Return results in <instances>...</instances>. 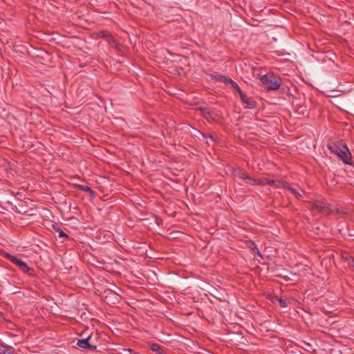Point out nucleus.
<instances>
[{"label": "nucleus", "mask_w": 354, "mask_h": 354, "mask_svg": "<svg viewBox=\"0 0 354 354\" xmlns=\"http://www.w3.org/2000/svg\"><path fill=\"white\" fill-rule=\"evenodd\" d=\"M347 255H350V254L348 253H347V252H345V253L342 254L343 259L348 262Z\"/></svg>", "instance_id": "cd10ccee"}, {"label": "nucleus", "mask_w": 354, "mask_h": 354, "mask_svg": "<svg viewBox=\"0 0 354 354\" xmlns=\"http://www.w3.org/2000/svg\"><path fill=\"white\" fill-rule=\"evenodd\" d=\"M277 183H281V181L275 180H272V179H269L268 185H275Z\"/></svg>", "instance_id": "4be33fe9"}, {"label": "nucleus", "mask_w": 354, "mask_h": 354, "mask_svg": "<svg viewBox=\"0 0 354 354\" xmlns=\"http://www.w3.org/2000/svg\"><path fill=\"white\" fill-rule=\"evenodd\" d=\"M54 230L58 233L59 238H68V235L66 234L59 227L53 225Z\"/></svg>", "instance_id": "4468645a"}, {"label": "nucleus", "mask_w": 354, "mask_h": 354, "mask_svg": "<svg viewBox=\"0 0 354 354\" xmlns=\"http://www.w3.org/2000/svg\"><path fill=\"white\" fill-rule=\"evenodd\" d=\"M274 297H275V296H273V297H272V298H271V301H272L273 303H274L275 301H277V300H276V299H274Z\"/></svg>", "instance_id": "c756f323"}, {"label": "nucleus", "mask_w": 354, "mask_h": 354, "mask_svg": "<svg viewBox=\"0 0 354 354\" xmlns=\"http://www.w3.org/2000/svg\"><path fill=\"white\" fill-rule=\"evenodd\" d=\"M312 207L313 209L317 210L324 214H329L331 212L329 205L321 201L313 202Z\"/></svg>", "instance_id": "20e7f679"}, {"label": "nucleus", "mask_w": 354, "mask_h": 354, "mask_svg": "<svg viewBox=\"0 0 354 354\" xmlns=\"http://www.w3.org/2000/svg\"><path fill=\"white\" fill-rule=\"evenodd\" d=\"M227 82H228V85H230V86H232L234 83H235V82L233 80H232L231 78L229 79V81Z\"/></svg>", "instance_id": "c85d7f7f"}, {"label": "nucleus", "mask_w": 354, "mask_h": 354, "mask_svg": "<svg viewBox=\"0 0 354 354\" xmlns=\"http://www.w3.org/2000/svg\"><path fill=\"white\" fill-rule=\"evenodd\" d=\"M242 102L245 104V108L253 109L257 106V103L252 98L247 97L246 100H243Z\"/></svg>", "instance_id": "9b49d317"}, {"label": "nucleus", "mask_w": 354, "mask_h": 354, "mask_svg": "<svg viewBox=\"0 0 354 354\" xmlns=\"http://www.w3.org/2000/svg\"><path fill=\"white\" fill-rule=\"evenodd\" d=\"M224 75L217 74V75H212L211 78L212 80H216V82H222L223 80Z\"/></svg>", "instance_id": "f3484780"}, {"label": "nucleus", "mask_w": 354, "mask_h": 354, "mask_svg": "<svg viewBox=\"0 0 354 354\" xmlns=\"http://www.w3.org/2000/svg\"><path fill=\"white\" fill-rule=\"evenodd\" d=\"M14 348L6 344L0 343V353L1 354H14Z\"/></svg>", "instance_id": "1a4fd4ad"}, {"label": "nucleus", "mask_w": 354, "mask_h": 354, "mask_svg": "<svg viewBox=\"0 0 354 354\" xmlns=\"http://www.w3.org/2000/svg\"><path fill=\"white\" fill-rule=\"evenodd\" d=\"M289 191L292 193L298 199H301L302 196L294 188H289Z\"/></svg>", "instance_id": "aec40b11"}, {"label": "nucleus", "mask_w": 354, "mask_h": 354, "mask_svg": "<svg viewBox=\"0 0 354 354\" xmlns=\"http://www.w3.org/2000/svg\"><path fill=\"white\" fill-rule=\"evenodd\" d=\"M91 338V335H88L86 338L79 339L77 342V346L83 349H88L95 351L96 354L100 353L99 351H97V346L92 345L89 343V341Z\"/></svg>", "instance_id": "7ed1b4c3"}, {"label": "nucleus", "mask_w": 354, "mask_h": 354, "mask_svg": "<svg viewBox=\"0 0 354 354\" xmlns=\"http://www.w3.org/2000/svg\"><path fill=\"white\" fill-rule=\"evenodd\" d=\"M231 88H233L234 90H235L237 92H239L241 89L240 88V87L239 86V85L235 82L234 83L232 86H231Z\"/></svg>", "instance_id": "5701e85b"}, {"label": "nucleus", "mask_w": 354, "mask_h": 354, "mask_svg": "<svg viewBox=\"0 0 354 354\" xmlns=\"http://www.w3.org/2000/svg\"><path fill=\"white\" fill-rule=\"evenodd\" d=\"M282 187H283V188H285V189H288V190H289V188H292V187L290 186L289 183H287V182H283V183H282Z\"/></svg>", "instance_id": "393cba45"}, {"label": "nucleus", "mask_w": 354, "mask_h": 354, "mask_svg": "<svg viewBox=\"0 0 354 354\" xmlns=\"http://www.w3.org/2000/svg\"><path fill=\"white\" fill-rule=\"evenodd\" d=\"M330 151L337 155L346 165H352L351 153L347 145L342 140L327 145Z\"/></svg>", "instance_id": "f257e3e1"}, {"label": "nucleus", "mask_w": 354, "mask_h": 354, "mask_svg": "<svg viewBox=\"0 0 354 354\" xmlns=\"http://www.w3.org/2000/svg\"><path fill=\"white\" fill-rule=\"evenodd\" d=\"M22 272L26 273L30 277H34L36 274L35 270L32 268L28 267L27 264L25 266L24 269L22 270Z\"/></svg>", "instance_id": "2eb2a0df"}, {"label": "nucleus", "mask_w": 354, "mask_h": 354, "mask_svg": "<svg viewBox=\"0 0 354 354\" xmlns=\"http://www.w3.org/2000/svg\"><path fill=\"white\" fill-rule=\"evenodd\" d=\"M348 265L351 268L354 269V258L351 255H347Z\"/></svg>", "instance_id": "a211bd4d"}, {"label": "nucleus", "mask_w": 354, "mask_h": 354, "mask_svg": "<svg viewBox=\"0 0 354 354\" xmlns=\"http://www.w3.org/2000/svg\"><path fill=\"white\" fill-rule=\"evenodd\" d=\"M198 110L201 112L204 118H207V116L212 115V114H213L214 113L212 110L209 109L207 107H200Z\"/></svg>", "instance_id": "ddd939ff"}, {"label": "nucleus", "mask_w": 354, "mask_h": 354, "mask_svg": "<svg viewBox=\"0 0 354 354\" xmlns=\"http://www.w3.org/2000/svg\"><path fill=\"white\" fill-rule=\"evenodd\" d=\"M150 349L156 354H167L165 348L157 343H148Z\"/></svg>", "instance_id": "6e6552de"}, {"label": "nucleus", "mask_w": 354, "mask_h": 354, "mask_svg": "<svg viewBox=\"0 0 354 354\" xmlns=\"http://www.w3.org/2000/svg\"><path fill=\"white\" fill-rule=\"evenodd\" d=\"M4 257L11 261L13 263L16 264L21 270L24 269L26 263L17 257L10 254V253L5 252Z\"/></svg>", "instance_id": "423d86ee"}, {"label": "nucleus", "mask_w": 354, "mask_h": 354, "mask_svg": "<svg viewBox=\"0 0 354 354\" xmlns=\"http://www.w3.org/2000/svg\"><path fill=\"white\" fill-rule=\"evenodd\" d=\"M234 175L240 179L248 180V183L250 185H256L257 183V180L249 176L245 171L239 170L235 172Z\"/></svg>", "instance_id": "0eeeda50"}, {"label": "nucleus", "mask_w": 354, "mask_h": 354, "mask_svg": "<svg viewBox=\"0 0 354 354\" xmlns=\"http://www.w3.org/2000/svg\"><path fill=\"white\" fill-rule=\"evenodd\" d=\"M127 351H128L129 352H130V353L132 351V350H131V349H130V348H129V349H128Z\"/></svg>", "instance_id": "7c9ffc66"}, {"label": "nucleus", "mask_w": 354, "mask_h": 354, "mask_svg": "<svg viewBox=\"0 0 354 354\" xmlns=\"http://www.w3.org/2000/svg\"><path fill=\"white\" fill-rule=\"evenodd\" d=\"M203 137L209 138V139H211L212 141H215V138H214V136H212V134H203Z\"/></svg>", "instance_id": "a878e982"}, {"label": "nucleus", "mask_w": 354, "mask_h": 354, "mask_svg": "<svg viewBox=\"0 0 354 354\" xmlns=\"http://www.w3.org/2000/svg\"><path fill=\"white\" fill-rule=\"evenodd\" d=\"M76 187L79 190H82V191L88 193L91 198H93L95 195L94 191L93 189H91V188L87 185H76Z\"/></svg>", "instance_id": "9d476101"}, {"label": "nucleus", "mask_w": 354, "mask_h": 354, "mask_svg": "<svg viewBox=\"0 0 354 354\" xmlns=\"http://www.w3.org/2000/svg\"><path fill=\"white\" fill-rule=\"evenodd\" d=\"M99 35L104 38L110 45L115 47V48H118L119 44L116 41L115 39L106 30H102L100 32Z\"/></svg>", "instance_id": "39448f33"}, {"label": "nucleus", "mask_w": 354, "mask_h": 354, "mask_svg": "<svg viewBox=\"0 0 354 354\" xmlns=\"http://www.w3.org/2000/svg\"><path fill=\"white\" fill-rule=\"evenodd\" d=\"M247 245L251 250L254 251L258 256L262 257L261 252H259L256 243L252 241H248L247 243Z\"/></svg>", "instance_id": "f8f14e48"}, {"label": "nucleus", "mask_w": 354, "mask_h": 354, "mask_svg": "<svg viewBox=\"0 0 354 354\" xmlns=\"http://www.w3.org/2000/svg\"><path fill=\"white\" fill-rule=\"evenodd\" d=\"M207 121L209 122V123H213L215 122V119L212 117V115H209V116H207V118H205Z\"/></svg>", "instance_id": "b1692460"}, {"label": "nucleus", "mask_w": 354, "mask_h": 354, "mask_svg": "<svg viewBox=\"0 0 354 354\" xmlns=\"http://www.w3.org/2000/svg\"><path fill=\"white\" fill-rule=\"evenodd\" d=\"M240 96V98L241 101L246 100V97H248L243 91L241 90L239 92H238Z\"/></svg>", "instance_id": "412c9836"}, {"label": "nucleus", "mask_w": 354, "mask_h": 354, "mask_svg": "<svg viewBox=\"0 0 354 354\" xmlns=\"http://www.w3.org/2000/svg\"><path fill=\"white\" fill-rule=\"evenodd\" d=\"M230 78V77L224 75L223 80L222 82H223L225 85H228V82H227L229 81Z\"/></svg>", "instance_id": "bb28decb"}, {"label": "nucleus", "mask_w": 354, "mask_h": 354, "mask_svg": "<svg viewBox=\"0 0 354 354\" xmlns=\"http://www.w3.org/2000/svg\"><path fill=\"white\" fill-rule=\"evenodd\" d=\"M274 299H276V300H277V301L279 302V304L281 307L285 308L288 306V301L286 299L279 298L278 297H274Z\"/></svg>", "instance_id": "dca6fc26"}, {"label": "nucleus", "mask_w": 354, "mask_h": 354, "mask_svg": "<svg viewBox=\"0 0 354 354\" xmlns=\"http://www.w3.org/2000/svg\"><path fill=\"white\" fill-rule=\"evenodd\" d=\"M268 180H269V178H263L257 180L256 184H259V185H268Z\"/></svg>", "instance_id": "6ab92c4d"}, {"label": "nucleus", "mask_w": 354, "mask_h": 354, "mask_svg": "<svg viewBox=\"0 0 354 354\" xmlns=\"http://www.w3.org/2000/svg\"><path fill=\"white\" fill-rule=\"evenodd\" d=\"M261 82L267 90H277L281 86V81L278 77L266 74L261 78Z\"/></svg>", "instance_id": "f03ea898"}]
</instances>
